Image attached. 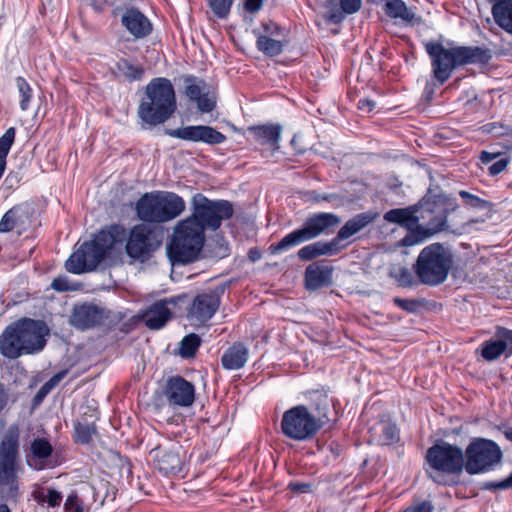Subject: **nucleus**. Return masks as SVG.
Instances as JSON below:
<instances>
[{
	"instance_id": "f257e3e1",
	"label": "nucleus",
	"mask_w": 512,
	"mask_h": 512,
	"mask_svg": "<svg viewBox=\"0 0 512 512\" xmlns=\"http://www.w3.org/2000/svg\"><path fill=\"white\" fill-rule=\"evenodd\" d=\"M425 51L431 59L433 76L440 84H444L457 67H486L493 58V51L485 46L445 48L441 42L434 40L425 43Z\"/></svg>"
},
{
	"instance_id": "f03ea898",
	"label": "nucleus",
	"mask_w": 512,
	"mask_h": 512,
	"mask_svg": "<svg viewBox=\"0 0 512 512\" xmlns=\"http://www.w3.org/2000/svg\"><path fill=\"white\" fill-rule=\"evenodd\" d=\"M126 239V229L123 225L112 224L100 230L92 240L84 242L72 253L65 263V268L73 274L94 271L98 265L117 245H122Z\"/></svg>"
},
{
	"instance_id": "7ed1b4c3",
	"label": "nucleus",
	"mask_w": 512,
	"mask_h": 512,
	"mask_svg": "<svg viewBox=\"0 0 512 512\" xmlns=\"http://www.w3.org/2000/svg\"><path fill=\"white\" fill-rule=\"evenodd\" d=\"M47 333L43 321L22 318L8 325L0 335V353L8 359H16L39 352L46 344Z\"/></svg>"
},
{
	"instance_id": "20e7f679",
	"label": "nucleus",
	"mask_w": 512,
	"mask_h": 512,
	"mask_svg": "<svg viewBox=\"0 0 512 512\" xmlns=\"http://www.w3.org/2000/svg\"><path fill=\"white\" fill-rule=\"evenodd\" d=\"M176 109V95L171 81L165 77H157L145 87L138 116L145 124L157 126L171 118Z\"/></svg>"
},
{
	"instance_id": "39448f33",
	"label": "nucleus",
	"mask_w": 512,
	"mask_h": 512,
	"mask_svg": "<svg viewBox=\"0 0 512 512\" xmlns=\"http://www.w3.org/2000/svg\"><path fill=\"white\" fill-rule=\"evenodd\" d=\"M424 196H430V206L423 205L422 214L428 213L432 215L427 226L421 224L414 233L409 243H421L432 236L443 232L450 231L448 225V215L458 208L456 198L444 193L441 187L431 183Z\"/></svg>"
},
{
	"instance_id": "423d86ee",
	"label": "nucleus",
	"mask_w": 512,
	"mask_h": 512,
	"mask_svg": "<svg viewBox=\"0 0 512 512\" xmlns=\"http://www.w3.org/2000/svg\"><path fill=\"white\" fill-rule=\"evenodd\" d=\"M452 265L451 250L434 242L420 251L412 269L421 284L435 287L446 281Z\"/></svg>"
},
{
	"instance_id": "0eeeda50",
	"label": "nucleus",
	"mask_w": 512,
	"mask_h": 512,
	"mask_svg": "<svg viewBox=\"0 0 512 512\" xmlns=\"http://www.w3.org/2000/svg\"><path fill=\"white\" fill-rule=\"evenodd\" d=\"M425 462L429 468L438 473L426 470L428 477L438 485H446L445 475L459 476L466 471L464 451L456 444L439 441L426 451Z\"/></svg>"
},
{
	"instance_id": "6e6552de",
	"label": "nucleus",
	"mask_w": 512,
	"mask_h": 512,
	"mask_svg": "<svg viewBox=\"0 0 512 512\" xmlns=\"http://www.w3.org/2000/svg\"><path fill=\"white\" fill-rule=\"evenodd\" d=\"M341 223L339 216L328 212L314 213L307 217L303 225L286 236H284L277 244H272L270 250L272 253H278L288 250L303 242L317 238L325 234L333 232L334 228Z\"/></svg>"
},
{
	"instance_id": "1a4fd4ad",
	"label": "nucleus",
	"mask_w": 512,
	"mask_h": 512,
	"mask_svg": "<svg viewBox=\"0 0 512 512\" xmlns=\"http://www.w3.org/2000/svg\"><path fill=\"white\" fill-rule=\"evenodd\" d=\"M326 412L313 415L304 405H297L286 410L281 418L282 434L294 441H308L315 437L325 422Z\"/></svg>"
},
{
	"instance_id": "9d476101",
	"label": "nucleus",
	"mask_w": 512,
	"mask_h": 512,
	"mask_svg": "<svg viewBox=\"0 0 512 512\" xmlns=\"http://www.w3.org/2000/svg\"><path fill=\"white\" fill-rule=\"evenodd\" d=\"M205 240L201 227H195L190 220H182L175 228L168 248V254L175 263H190L197 259Z\"/></svg>"
},
{
	"instance_id": "9b49d317",
	"label": "nucleus",
	"mask_w": 512,
	"mask_h": 512,
	"mask_svg": "<svg viewBox=\"0 0 512 512\" xmlns=\"http://www.w3.org/2000/svg\"><path fill=\"white\" fill-rule=\"evenodd\" d=\"M234 210L231 202L227 200H210L201 193L192 198V215L187 220L193 222L195 227L215 231L220 228L224 220L233 216Z\"/></svg>"
},
{
	"instance_id": "f8f14e48",
	"label": "nucleus",
	"mask_w": 512,
	"mask_h": 512,
	"mask_svg": "<svg viewBox=\"0 0 512 512\" xmlns=\"http://www.w3.org/2000/svg\"><path fill=\"white\" fill-rule=\"evenodd\" d=\"M18 449V428L10 427L0 443V486L7 499H15L18 495L16 475Z\"/></svg>"
},
{
	"instance_id": "ddd939ff",
	"label": "nucleus",
	"mask_w": 512,
	"mask_h": 512,
	"mask_svg": "<svg viewBox=\"0 0 512 512\" xmlns=\"http://www.w3.org/2000/svg\"><path fill=\"white\" fill-rule=\"evenodd\" d=\"M466 472L476 475L491 470L502 459V451L493 440L473 438L464 451Z\"/></svg>"
},
{
	"instance_id": "4468645a",
	"label": "nucleus",
	"mask_w": 512,
	"mask_h": 512,
	"mask_svg": "<svg viewBox=\"0 0 512 512\" xmlns=\"http://www.w3.org/2000/svg\"><path fill=\"white\" fill-rule=\"evenodd\" d=\"M126 253L140 262L147 261L162 244V232L146 224L133 226L126 233Z\"/></svg>"
},
{
	"instance_id": "2eb2a0df",
	"label": "nucleus",
	"mask_w": 512,
	"mask_h": 512,
	"mask_svg": "<svg viewBox=\"0 0 512 512\" xmlns=\"http://www.w3.org/2000/svg\"><path fill=\"white\" fill-rule=\"evenodd\" d=\"M430 196H423L417 203L404 207L394 208L387 211L383 218L388 223L397 224L407 230L406 235L400 240V245L404 247L414 246L417 243H409V239H412V233L421 226L420 219H425V215L422 214L423 205L430 206Z\"/></svg>"
},
{
	"instance_id": "dca6fc26",
	"label": "nucleus",
	"mask_w": 512,
	"mask_h": 512,
	"mask_svg": "<svg viewBox=\"0 0 512 512\" xmlns=\"http://www.w3.org/2000/svg\"><path fill=\"white\" fill-rule=\"evenodd\" d=\"M187 295L181 294L154 302L143 313L144 324L152 330L163 328L171 318L182 311Z\"/></svg>"
},
{
	"instance_id": "f3484780",
	"label": "nucleus",
	"mask_w": 512,
	"mask_h": 512,
	"mask_svg": "<svg viewBox=\"0 0 512 512\" xmlns=\"http://www.w3.org/2000/svg\"><path fill=\"white\" fill-rule=\"evenodd\" d=\"M184 85V95L195 104L202 114L212 112L217 106V93L204 79L192 74L181 77Z\"/></svg>"
},
{
	"instance_id": "a211bd4d",
	"label": "nucleus",
	"mask_w": 512,
	"mask_h": 512,
	"mask_svg": "<svg viewBox=\"0 0 512 512\" xmlns=\"http://www.w3.org/2000/svg\"><path fill=\"white\" fill-rule=\"evenodd\" d=\"M157 469L165 475H177L183 472L186 464V451L178 443L168 447L159 446L152 450Z\"/></svg>"
},
{
	"instance_id": "6ab92c4d",
	"label": "nucleus",
	"mask_w": 512,
	"mask_h": 512,
	"mask_svg": "<svg viewBox=\"0 0 512 512\" xmlns=\"http://www.w3.org/2000/svg\"><path fill=\"white\" fill-rule=\"evenodd\" d=\"M350 236H352V220H348L331 241H317L308 244L302 247L297 255L302 261H310L322 255L332 256L341 249L340 242Z\"/></svg>"
},
{
	"instance_id": "aec40b11",
	"label": "nucleus",
	"mask_w": 512,
	"mask_h": 512,
	"mask_svg": "<svg viewBox=\"0 0 512 512\" xmlns=\"http://www.w3.org/2000/svg\"><path fill=\"white\" fill-rule=\"evenodd\" d=\"M168 134L177 139L200 142L211 146L222 144L227 139L226 135L209 125L184 126L171 130Z\"/></svg>"
},
{
	"instance_id": "412c9836",
	"label": "nucleus",
	"mask_w": 512,
	"mask_h": 512,
	"mask_svg": "<svg viewBox=\"0 0 512 512\" xmlns=\"http://www.w3.org/2000/svg\"><path fill=\"white\" fill-rule=\"evenodd\" d=\"M164 395L172 406L189 407L195 401V386L181 376L168 378Z\"/></svg>"
},
{
	"instance_id": "4be33fe9",
	"label": "nucleus",
	"mask_w": 512,
	"mask_h": 512,
	"mask_svg": "<svg viewBox=\"0 0 512 512\" xmlns=\"http://www.w3.org/2000/svg\"><path fill=\"white\" fill-rule=\"evenodd\" d=\"M220 302V293L217 291L198 294L188 308L187 317L190 320L205 323L214 316Z\"/></svg>"
},
{
	"instance_id": "5701e85b",
	"label": "nucleus",
	"mask_w": 512,
	"mask_h": 512,
	"mask_svg": "<svg viewBox=\"0 0 512 512\" xmlns=\"http://www.w3.org/2000/svg\"><path fill=\"white\" fill-rule=\"evenodd\" d=\"M31 225V213L28 206L18 204L9 209L0 220V232L23 234Z\"/></svg>"
},
{
	"instance_id": "b1692460",
	"label": "nucleus",
	"mask_w": 512,
	"mask_h": 512,
	"mask_svg": "<svg viewBox=\"0 0 512 512\" xmlns=\"http://www.w3.org/2000/svg\"><path fill=\"white\" fill-rule=\"evenodd\" d=\"M121 24L134 39L147 38L153 31L150 19L136 7H130L124 11Z\"/></svg>"
},
{
	"instance_id": "393cba45",
	"label": "nucleus",
	"mask_w": 512,
	"mask_h": 512,
	"mask_svg": "<svg viewBox=\"0 0 512 512\" xmlns=\"http://www.w3.org/2000/svg\"><path fill=\"white\" fill-rule=\"evenodd\" d=\"M106 317L103 308L85 303L73 309L70 322L75 328L86 330L101 325Z\"/></svg>"
},
{
	"instance_id": "a878e982",
	"label": "nucleus",
	"mask_w": 512,
	"mask_h": 512,
	"mask_svg": "<svg viewBox=\"0 0 512 512\" xmlns=\"http://www.w3.org/2000/svg\"><path fill=\"white\" fill-rule=\"evenodd\" d=\"M135 212L143 224H162L158 190L144 193L135 204Z\"/></svg>"
},
{
	"instance_id": "bb28decb",
	"label": "nucleus",
	"mask_w": 512,
	"mask_h": 512,
	"mask_svg": "<svg viewBox=\"0 0 512 512\" xmlns=\"http://www.w3.org/2000/svg\"><path fill=\"white\" fill-rule=\"evenodd\" d=\"M158 196L162 224L176 219L185 211L186 203L177 193L158 190Z\"/></svg>"
},
{
	"instance_id": "cd10ccee",
	"label": "nucleus",
	"mask_w": 512,
	"mask_h": 512,
	"mask_svg": "<svg viewBox=\"0 0 512 512\" xmlns=\"http://www.w3.org/2000/svg\"><path fill=\"white\" fill-rule=\"evenodd\" d=\"M332 267L326 261L310 264L305 270V286L308 290L327 287L332 281Z\"/></svg>"
},
{
	"instance_id": "c85d7f7f",
	"label": "nucleus",
	"mask_w": 512,
	"mask_h": 512,
	"mask_svg": "<svg viewBox=\"0 0 512 512\" xmlns=\"http://www.w3.org/2000/svg\"><path fill=\"white\" fill-rule=\"evenodd\" d=\"M251 139L261 146H269L272 151L279 149L282 127L278 124L250 126L247 129Z\"/></svg>"
},
{
	"instance_id": "c756f323",
	"label": "nucleus",
	"mask_w": 512,
	"mask_h": 512,
	"mask_svg": "<svg viewBox=\"0 0 512 512\" xmlns=\"http://www.w3.org/2000/svg\"><path fill=\"white\" fill-rule=\"evenodd\" d=\"M383 12L387 17L399 20L406 26L420 24L422 18L409 8L403 0H384Z\"/></svg>"
},
{
	"instance_id": "7c9ffc66",
	"label": "nucleus",
	"mask_w": 512,
	"mask_h": 512,
	"mask_svg": "<svg viewBox=\"0 0 512 512\" xmlns=\"http://www.w3.org/2000/svg\"><path fill=\"white\" fill-rule=\"evenodd\" d=\"M369 431L371 437L381 445H392L400 440L397 425L384 416Z\"/></svg>"
},
{
	"instance_id": "2f4dec72",
	"label": "nucleus",
	"mask_w": 512,
	"mask_h": 512,
	"mask_svg": "<svg viewBox=\"0 0 512 512\" xmlns=\"http://www.w3.org/2000/svg\"><path fill=\"white\" fill-rule=\"evenodd\" d=\"M31 457H28L27 463L35 470L45 469L44 461L53 453V447L45 438H35L30 446Z\"/></svg>"
},
{
	"instance_id": "473e14b6",
	"label": "nucleus",
	"mask_w": 512,
	"mask_h": 512,
	"mask_svg": "<svg viewBox=\"0 0 512 512\" xmlns=\"http://www.w3.org/2000/svg\"><path fill=\"white\" fill-rule=\"evenodd\" d=\"M495 23L504 31L512 34V0H487Z\"/></svg>"
},
{
	"instance_id": "72a5a7b5",
	"label": "nucleus",
	"mask_w": 512,
	"mask_h": 512,
	"mask_svg": "<svg viewBox=\"0 0 512 512\" xmlns=\"http://www.w3.org/2000/svg\"><path fill=\"white\" fill-rule=\"evenodd\" d=\"M248 349L242 343H234L221 357V364L224 369L238 370L245 366L248 360Z\"/></svg>"
},
{
	"instance_id": "f704fd0d",
	"label": "nucleus",
	"mask_w": 512,
	"mask_h": 512,
	"mask_svg": "<svg viewBox=\"0 0 512 512\" xmlns=\"http://www.w3.org/2000/svg\"><path fill=\"white\" fill-rule=\"evenodd\" d=\"M324 19L328 23L339 24L346 15L352 14V0H327Z\"/></svg>"
},
{
	"instance_id": "c9c22d12",
	"label": "nucleus",
	"mask_w": 512,
	"mask_h": 512,
	"mask_svg": "<svg viewBox=\"0 0 512 512\" xmlns=\"http://www.w3.org/2000/svg\"><path fill=\"white\" fill-rule=\"evenodd\" d=\"M477 351H480V355L485 361L492 362L499 359L502 354L506 355V346L500 337L494 335L485 340Z\"/></svg>"
},
{
	"instance_id": "e433bc0d",
	"label": "nucleus",
	"mask_w": 512,
	"mask_h": 512,
	"mask_svg": "<svg viewBox=\"0 0 512 512\" xmlns=\"http://www.w3.org/2000/svg\"><path fill=\"white\" fill-rule=\"evenodd\" d=\"M256 47L259 51L268 57H275L283 52L284 43L265 35L258 36Z\"/></svg>"
},
{
	"instance_id": "4c0bfd02",
	"label": "nucleus",
	"mask_w": 512,
	"mask_h": 512,
	"mask_svg": "<svg viewBox=\"0 0 512 512\" xmlns=\"http://www.w3.org/2000/svg\"><path fill=\"white\" fill-rule=\"evenodd\" d=\"M16 129L8 128L0 137V179L2 178L6 168L7 155L15 141Z\"/></svg>"
},
{
	"instance_id": "58836bf2",
	"label": "nucleus",
	"mask_w": 512,
	"mask_h": 512,
	"mask_svg": "<svg viewBox=\"0 0 512 512\" xmlns=\"http://www.w3.org/2000/svg\"><path fill=\"white\" fill-rule=\"evenodd\" d=\"M201 345V338L198 334L190 333L180 342L179 355L184 359L193 358Z\"/></svg>"
},
{
	"instance_id": "ea45409f",
	"label": "nucleus",
	"mask_w": 512,
	"mask_h": 512,
	"mask_svg": "<svg viewBox=\"0 0 512 512\" xmlns=\"http://www.w3.org/2000/svg\"><path fill=\"white\" fill-rule=\"evenodd\" d=\"M117 71L130 81L140 80L144 74V69L140 65H133L127 59L121 58L116 63Z\"/></svg>"
},
{
	"instance_id": "a19ab883",
	"label": "nucleus",
	"mask_w": 512,
	"mask_h": 512,
	"mask_svg": "<svg viewBox=\"0 0 512 512\" xmlns=\"http://www.w3.org/2000/svg\"><path fill=\"white\" fill-rule=\"evenodd\" d=\"M16 86L21 98L19 103L20 109L22 111H26L30 107V102L33 96V90L30 84L26 81V79L21 76L16 78Z\"/></svg>"
},
{
	"instance_id": "79ce46f5",
	"label": "nucleus",
	"mask_w": 512,
	"mask_h": 512,
	"mask_svg": "<svg viewBox=\"0 0 512 512\" xmlns=\"http://www.w3.org/2000/svg\"><path fill=\"white\" fill-rule=\"evenodd\" d=\"M234 0H207L208 7L218 19H226L231 11Z\"/></svg>"
},
{
	"instance_id": "37998d69",
	"label": "nucleus",
	"mask_w": 512,
	"mask_h": 512,
	"mask_svg": "<svg viewBox=\"0 0 512 512\" xmlns=\"http://www.w3.org/2000/svg\"><path fill=\"white\" fill-rule=\"evenodd\" d=\"M459 196L462 198L464 204L470 208L488 210L492 207V204L489 201L471 194L468 191H459Z\"/></svg>"
},
{
	"instance_id": "c03bdc74",
	"label": "nucleus",
	"mask_w": 512,
	"mask_h": 512,
	"mask_svg": "<svg viewBox=\"0 0 512 512\" xmlns=\"http://www.w3.org/2000/svg\"><path fill=\"white\" fill-rule=\"evenodd\" d=\"M67 371L63 370L53 375L47 382H45L35 395V401L40 402L42 399L65 377Z\"/></svg>"
},
{
	"instance_id": "a18cd8bd",
	"label": "nucleus",
	"mask_w": 512,
	"mask_h": 512,
	"mask_svg": "<svg viewBox=\"0 0 512 512\" xmlns=\"http://www.w3.org/2000/svg\"><path fill=\"white\" fill-rule=\"evenodd\" d=\"M75 433L77 442L81 444H88L96 433V428L93 424L77 423L75 425Z\"/></svg>"
},
{
	"instance_id": "49530a36",
	"label": "nucleus",
	"mask_w": 512,
	"mask_h": 512,
	"mask_svg": "<svg viewBox=\"0 0 512 512\" xmlns=\"http://www.w3.org/2000/svg\"><path fill=\"white\" fill-rule=\"evenodd\" d=\"M379 216L377 211H367L354 216V234L374 222Z\"/></svg>"
},
{
	"instance_id": "de8ad7c7",
	"label": "nucleus",
	"mask_w": 512,
	"mask_h": 512,
	"mask_svg": "<svg viewBox=\"0 0 512 512\" xmlns=\"http://www.w3.org/2000/svg\"><path fill=\"white\" fill-rule=\"evenodd\" d=\"M390 275L397 280L402 287H411L414 284L413 274L404 266L391 271Z\"/></svg>"
},
{
	"instance_id": "09e8293b",
	"label": "nucleus",
	"mask_w": 512,
	"mask_h": 512,
	"mask_svg": "<svg viewBox=\"0 0 512 512\" xmlns=\"http://www.w3.org/2000/svg\"><path fill=\"white\" fill-rule=\"evenodd\" d=\"M495 336L501 338L502 342H504L506 346V357L512 355V329L496 326L495 327Z\"/></svg>"
},
{
	"instance_id": "8fccbe9b",
	"label": "nucleus",
	"mask_w": 512,
	"mask_h": 512,
	"mask_svg": "<svg viewBox=\"0 0 512 512\" xmlns=\"http://www.w3.org/2000/svg\"><path fill=\"white\" fill-rule=\"evenodd\" d=\"M481 489L488 491L512 489V473L504 480L482 483Z\"/></svg>"
},
{
	"instance_id": "3c124183",
	"label": "nucleus",
	"mask_w": 512,
	"mask_h": 512,
	"mask_svg": "<svg viewBox=\"0 0 512 512\" xmlns=\"http://www.w3.org/2000/svg\"><path fill=\"white\" fill-rule=\"evenodd\" d=\"M51 287L58 292L75 291L78 289L77 285L71 283L66 276L56 277L52 281Z\"/></svg>"
},
{
	"instance_id": "603ef678",
	"label": "nucleus",
	"mask_w": 512,
	"mask_h": 512,
	"mask_svg": "<svg viewBox=\"0 0 512 512\" xmlns=\"http://www.w3.org/2000/svg\"><path fill=\"white\" fill-rule=\"evenodd\" d=\"M393 302L397 307L409 313L416 312L421 305V301L418 299H404L400 297H395Z\"/></svg>"
},
{
	"instance_id": "864d4df0",
	"label": "nucleus",
	"mask_w": 512,
	"mask_h": 512,
	"mask_svg": "<svg viewBox=\"0 0 512 512\" xmlns=\"http://www.w3.org/2000/svg\"><path fill=\"white\" fill-rule=\"evenodd\" d=\"M65 509L67 512H83L82 502L76 494H71L67 497Z\"/></svg>"
},
{
	"instance_id": "5fc2aeb1",
	"label": "nucleus",
	"mask_w": 512,
	"mask_h": 512,
	"mask_svg": "<svg viewBox=\"0 0 512 512\" xmlns=\"http://www.w3.org/2000/svg\"><path fill=\"white\" fill-rule=\"evenodd\" d=\"M489 127L487 131L493 133L495 136H512V126H504L502 124L491 123L486 125Z\"/></svg>"
},
{
	"instance_id": "6e6d98bb",
	"label": "nucleus",
	"mask_w": 512,
	"mask_h": 512,
	"mask_svg": "<svg viewBox=\"0 0 512 512\" xmlns=\"http://www.w3.org/2000/svg\"><path fill=\"white\" fill-rule=\"evenodd\" d=\"M45 501L50 507L59 506L62 502V494L55 489H48Z\"/></svg>"
},
{
	"instance_id": "4d7b16f0",
	"label": "nucleus",
	"mask_w": 512,
	"mask_h": 512,
	"mask_svg": "<svg viewBox=\"0 0 512 512\" xmlns=\"http://www.w3.org/2000/svg\"><path fill=\"white\" fill-rule=\"evenodd\" d=\"M509 161V158L506 157L494 162L488 169L490 175L495 176L503 172L506 169L507 165L509 164Z\"/></svg>"
},
{
	"instance_id": "13d9d810",
	"label": "nucleus",
	"mask_w": 512,
	"mask_h": 512,
	"mask_svg": "<svg viewBox=\"0 0 512 512\" xmlns=\"http://www.w3.org/2000/svg\"><path fill=\"white\" fill-rule=\"evenodd\" d=\"M264 0H245L244 10L248 13L254 14L260 11L263 7Z\"/></svg>"
},
{
	"instance_id": "bf43d9fd",
	"label": "nucleus",
	"mask_w": 512,
	"mask_h": 512,
	"mask_svg": "<svg viewBox=\"0 0 512 512\" xmlns=\"http://www.w3.org/2000/svg\"><path fill=\"white\" fill-rule=\"evenodd\" d=\"M375 105V101L366 98L359 100L357 108L362 113H370L375 108Z\"/></svg>"
},
{
	"instance_id": "052dcab7",
	"label": "nucleus",
	"mask_w": 512,
	"mask_h": 512,
	"mask_svg": "<svg viewBox=\"0 0 512 512\" xmlns=\"http://www.w3.org/2000/svg\"><path fill=\"white\" fill-rule=\"evenodd\" d=\"M9 401V394L4 385L0 383V413L6 407Z\"/></svg>"
},
{
	"instance_id": "680f3d73",
	"label": "nucleus",
	"mask_w": 512,
	"mask_h": 512,
	"mask_svg": "<svg viewBox=\"0 0 512 512\" xmlns=\"http://www.w3.org/2000/svg\"><path fill=\"white\" fill-rule=\"evenodd\" d=\"M433 506L429 501H423L413 508V512H432Z\"/></svg>"
},
{
	"instance_id": "e2e57ef3",
	"label": "nucleus",
	"mask_w": 512,
	"mask_h": 512,
	"mask_svg": "<svg viewBox=\"0 0 512 512\" xmlns=\"http://www.w3.org/2000/svg\"><path fill=\"white\" fill-rule=\"evenodd\" d=\"M20 180L21 178L19 177L18 173L10 172L5 179V182L9 184L10 187H13L14 185H17Z\"/></svg>"
},
{
	"instance_id": "0e129e2a",
	"label": "nucleus",
	"mask_w": 512,
	"mask_h": 512,
	"mask_svg": "<svg viewBox=\"0 0 512 512\" xmlns=\"http://www.w3.org/2000/svg\"><path fill=\"white\" fill-rule=\"evenodd\" d=\"M497 154L495 153H490V152H487V151H482L481 154H480V160L483 164H489L490 162H492L495 158H497Z\"/></svg>"
},
{
	"instance_id": "69168bd1",
	"label": "nucleus",
	"mask_w": 512,
	"mask_h": 512,
	"mask_svg": "<svg viewBox=\"0 0 512 512\" xmlns=\"http://www.w3.org/2000/svg\"><path fill=\"white\" fill-rule=\"evenodd\" d=\"M309 487H310V485L305 484V483H290L289 484V488L295 492H306V491H308Z\"/></svg>"
},
{
	"instance_id": "338daca9",
	"label": "nucleus",
	"mask_w": 512,
	"mask_h": 512,
	"mask_svg": "<svg viewBox=\"0 0 512 512\" xmlns=\"http://www.w3.org/2000/svg\"><path fill=\"white\" fill-rule=\"evenodd\" d=\"M278 29V26L274 22H269L263 25V28L266 32L273 34V31L271 28Z\"/></svg>"
},
{
	"instance_id": "774afa93",
	"label": "nucleus",
	"mask_w": 512,
	"mask_h": 512,
	"mask_svg": "<svg viewBox=\"0 0 512 512\" xmlns=\"http://www.w3.org/2000/svg\"><path fill=\"white\" fill-rule=\"evenodd\" d=\"M505 437L512 442V428L507 429L504 432Z\"/></svg>"
}]
</instances>
